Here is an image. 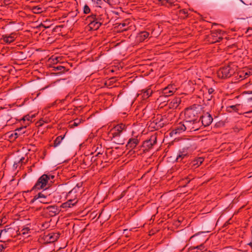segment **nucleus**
Listing matches in <instances>:
<instances>
[{"mask_svg":"<svg viewBox=\"0 0 252 252\" xmlns=\"http://www.w3.org/2000/svg\"><path fill=\"white\" fill-rule=\"evenodd\" d=\"M199 121L184 120L178 124L172 129L171 133L173 134H180L183 132H190L198 130L200 128Z\"/></svg>","mask_w":252,"mask_h":252,"instance_id":"obj_1","label":"nucleus"},{"mask_svg":"<svg viewBox=\"0 0 252 252\" xmlns=\"http://www.w3.org/2000/svg\"><path fill=\"white\" fill-rule=\"evenodd\" d=\"M126 130V126L122 123L117 125L110 130V134L112 136L111 139L114 142L117 144H123V140L120 139V136L124 131Z\"/></svg>","mask_w":252,"mask_h":252,"instance_id":"obj_2","label":"nucleus"},{"mask_svg":"<svg viewBox=\"0 0 252 252\" xmlns=\"http://www.w3.org/2000/svg\"><path fill=\"white\" fill-rule=\"evenodd\" d=\"M201 111L200 106L193 105L189 108H186L185 111V118L186 120L199 121V114Z\"/></svg>","mask_w":252,"mask_h":252,"instance_id":"obj_3","label":"nucleus"},{"mask_svg":"<svg viewBox=\"0 0 252 252\" xmlns=\"http://www.w3.org/2000/svg\"><path fill=\"white\" fill-rule=\"evenodd\" d=\"M236 66L232 64L220 68L217 71V75L220 78L225 79L230 77L235 74Z\"/></svg>","mask_w":252,"mask_h":252,"instance_id":"obj_4","label":"nucleus"},{"mask_svg":"<svg viewBox=\"0 0 252 252\" xmlns=\"http://www.w3.org/2000/svg\"><path fill=\"white\" fill-rule=\"evenodd\" d=\"M47 178V174L42 175L32 187V190L47 189L50 186V183L48 182Z\"/></svg>","mask_w":252,"mask_h":252,"instance_id":"obj_5","label":"nucleus"},{"mask_svg":"<svg viewBox=\"0 0 252 252\" xmlns=\"http://www.w3.org/2000/svg\"><path fill=\"white\" fill-rule=\"evenodd\" d=\"M168 117V115L166 116V115H159L153 121L151 125L156 129L161 128L169 123V119H167Z\"/></svg>","mask_w":252,"mask_h":252,"instance_id":"obj_6","label":"nucleus"},{"mask_svg":"<svg viewBox=\"0 0 252 252\" xmlns=\"http://www.w3.org/2000/svg\"><path fill=\"white\" fill-rule=\"evenodd\" d=\"M157 143V136L152 135L149 139L145 141L142 146L144 152H148L153 148L154 145Z\"/></svg>","mask_w":252,"mask_h":252,"instance_id":"obj_7","label":"nucleus"},{"mask_svg":"<svg viewBox=\"0 0 252 252\" xmlns=\"http://www.w3.org/2000/svg\"><path fill=\"white\" fill-rule=\"evenodd\" d=\"M209 41L212 43L220 42L222 39L220 30L213 31L209 36Z\"/></svg>","mask_w":252,"mask_h":252,"instance_id":"obj_8","label":"nucleus"},{"mask_svg":"<svg viewBox=\"0 0 252 252\" xmlns=\"http://www.w3.org/2000/svg\"><path fill=\"white\" fill-rule=\"evenodd\" d=\"M200 120H201L202 125L204 126H209L213 122V118L211 114L208 112L204 113L200 117Z\"/></svg>","mask_w":252,"mask_h":252,"instance_id":"obj_9","label":"nucleus"},{"mask_svg":"<svg viewBox=\"0 0 252 252\" xmlns=\"http://www.w3.org/2000/svg\"><path fill=\"white\" fill-rule=\"evenodd\" d=\"M12 110L10 109H6L4 108L0 109V116L4 121H9L12 119L11 113Z\"/></svg>","mask_w":252,"mask_h":252,"instance_id":"obj_10","label":"nucleus"},{"mask_svg":"<svg viewBox=\"0 0 252 252\" xmlns=\"http://www.w3.org/2000/svg\"><path fill=\"white\" fill-rule=\"evenodd\" d=\"M47 196H48L44 194L43 192H41L35 195L31 201L32 202H34L36 200H38L40 203L43 204L48 203Z\"/></svg>","mask_w":252,"mask_h":252,"instance_id":"obj_11","label":"nucleus"},{"mask_svg":"<svg viewBox=\"0 0 252 252\" xmlns=\"http://www.w3.org/2000/svg\"><path fill=\"white\" fill-rule=\"evenodd\" d=\"M189 155L188 148H183L179 151L176 157L177 161H181L184 159L187 158Z\"/></svg>","mask_w":252,"mask_h":252,"instance_id":"obj_12","label":"nucleus"},{"mask_svg":"<svg viewBox=\"0 0 252 252\" xmlns=\"http://www.w3.org/2000/svg\"><path fill=\"white\" fill-rule=\"evenodd\" d=\"M181 100L180 97H175L170 100L168 104L165 105V107L167 106L168 108L172 110H174L179 106L181 103Z\"/></svg>","mask_w":252,"mask_h":252,"instance_id":"obj_13","label":"nucleus"},{"mask_svg":"<svg viewBox=\"0 0 252 252\" xmlns=\"http://www.w3.org/2000/svg\"><path fill=\"white\" fill-rule=\"evenodd\" d=\"M45 210L51 216H54L59 214L61 211L60 208L56 205L49 206L45 208Z\"/></svg>","mask_w":252,"mask_h":252,"instance_id":"obj_14","label":"nucleus"},{"mask_svg":"<svg viewBox=\"0 0 252 252\" xmlns=\"http://www.w3.org/2000/svg\"><path fill=\"white\" fill-rule=\"evenodd\" d=\"M176 89L173 85H168L163 89L162 95L165 97L172 95L176 92Z\"/></svg>","mask_w":252,"mask_h":252,"instance_id":"obj_15","label":"nucleus"},{"mask_svg":"<svg viewBox=\"0 0 252 252\" xmlns=\"http://www.w3.org/2000/svg\"><path fill=\"white\" fill-rule=\"evenodd\" d=\"M150 37L149 32L146 31H142L138 33L136 37V40L139 42L144 41Z\"/></svg>","mask_w":252,"mask_h":252,"instance_id":"obj_16","label":"nucleus"},{"mask_svg":"<svg viewBox=\"0 0 252 252\" xmlns=\"http://www.w3.org/2000/svg\"><path fill=\"white\" fill-rule=\"evenodd\" d=\"M78 202V199L76 198L74 199H69L66 202L63 203L61 207L63 208H71L75 206Z\"/></svg>","mask_w":252,"mask_h":252,"instance_id":"obj_17","label":"nucleus"},{"mask_svg":"<svg viewBox=\"0 0 252 252\" xmlns=\"http://www.w3.org/2000/svg\"><path fill=\"white\" fill-rule=\"evenodd\" d=\"M139 140L137 138V137L135 138H130L126 145L127 149H133L136 147L139 144Z\"/></svg>","mask_w":252,"mask_h":252,"instance_id":"obj_18","label":"nucleus"},{"mask_svg":"<svg viewBox=\"0 0 252 252\" xmlns=\"http://www.w3.org/2000/svg\"><path fill=\"white\" fill-rule=\"evenodd\" d=\"M16 37L17 36L15 33H11L9 35L5 34L2 35L3 41L8 44L14 41Z\"/></svg>","mask_w":252,"mask_h":252,"instance_id":"obj_19","label":"nucleus"},{"mask_svg":"<svg viewBox=\"0 0 252 252\" xmlns=\"http://www.w3.org/2000/svg\"><path fill=\"white\" fill-rule=\"evenodd\" d=\"M60 235L59 233H50L46 236V238L50 243H53L59 238Z\"/></svg>","mask_w":252,"mask_h":252,"instance_id":"obj_20","label":"nucleus"},{"mask_svg":"<svg viewBox=\"0 0 252 252\" xmlns=\"http://www.w3.org/2000/svg\"><path fill=\"white\" fill-rule=\"evenodd\" d=\"M205 249L204 244H201L199 246H191L189 248V252H203L205 251Z\"/></svg>","mask_w":252,"mask_h":252,"instance_id":"obj_21","label":"nucleus"},{"mask_svg":"<svg viewBox=\"0 0 252 252\" xmlns=\"http://www.w3.org/2000/svg\"><path fill=\"white\" fill-rule=\"evenodd\" d=\"M251 74V72L246 69L239 71L238 73V75L239 76V78L241 79V80H243L245 78L248 77Z\"/></svg>","mask_w":252,"mask_h":252,"instance_id":"obj_22","label":"nucleus"},{"mask_svg":"<svg viewBox=\"0 0 252 252\" xmlns=\"http://www.w3.org/2000/svg\"><path fill=\"white\" fill-rule=\"evenodd\" d=\"M101 26V23L96 21H91L88 24V26L91 30H97Z\"/></svg>","mask_w":252,"mask_h":252,"instance_id":"obj_23","label":"nucleus"},{"mask_svg":"<svg viewBox=\"0 0 252 252\" xmlns=\"http://www.w3.org/2000/svg\"><path fill=\"white\" fill-rule=\"evenodd\" d=\"M142 97L143 99H145L149 97L153 93V91L150 89H147L146 90H143L141 91Z\"/></svg>","mask_w":252,"mask_h":252,"instance_id":"obj_24","label":"nucleus"},{"mask_svg":"<svg viewBox=\"0 0 252 252\" xmlns=\"http://www.w3.org/2000/svg\"><path fill=\"white\" fill-rule=\"evenodd\" d=\"M129 24V22L127 21H126L123 23H120L118 27L120 29H121L122 31H127L129 27V26H128Z\"/></svg>","mask_w":252,"mask_h":252,"instance_id":"obj_25","label":"nucleus"},{"mask_svg":"<svg viewBox=\"0 0 252 252\" xmlns=\"http://www.w3.org/2000/svg\"><path fill=\"white\" fill-rule=\"evenodd\" d=\"M204 161V158L201 157H199L196 159L193 160L191 162V164L193 166L198 167L200 166Z\"/></svg>","mask_w":252,"mask_h":252,"instance_id":"obj_26","label":"nucleus"},{"mask_svg":"<svg viewBox=\"0 0 252 252\" xmlns=\"http://www.w3.org/2000/svg\"><path fill=\"white\" fill-rule=\"evenodd\" d=\"M65 135L63 136H58L56 139L54 141V147H56L59 146L61 143L62 142L63 139L64 138Z\"/></svg>","mask_w":252,"mask_h":252,"instance_id":"obj_27","label":"nucleus"},{"mask_svg":"<svg viewBox=\"0 0 252 252\" xmlns=\"http://www.w3.org/2000/svg\"><path fill=\"white\" fill-rule=\"evenodd\" d=\"M204 99H206V100L208 101L207 104L209 105H210L212 106L213 104H214V100H212L213 95H209L207 93L204 94Z\"/></svg>","mask_w":252,"mask_h":252,"instance_id":"obj_28","label":"nucleus"},{"mask_svg":"<svg viewBox=\"0 0 252 252\" xmlns=\"http://www.w3.org/2000/svg\"><path fill=\"white\" fill-rule=\"evenodd\" d=\"M52 68L53 71H59V73L64 72L65 69V67L64 66L60 65L54 66L52 67Z\"/></svg>","mask_w":252,"mask_h":252,"instance_id":"obj_29","label":"nucleus"},{"mask_svg":"<svg viewBox=\"0 0 252 252\" xmlns=\"http://www.w3.org/2000/svg\"><path fill=\"white\" fill-rule=\"evenodd\" d=\"M240 106V104H236L234 105H231L227 107V110L229 112H231L232 111L238 112V107Z\"/></svg>","mask_w":252,"mask_h":252,"instance_id":"obj_30","label":"nucleus"},{"mask_svg":"<svg viewBox=\"0 0 252 252\" xmlns=\"http://www.w3.org/2000/svg\"><path fill=\"white\" fill-rule=\"evenodd\" d=\"M158 1L163 5H166L168 3L172 5L174 3L173 0H158Z\"/></svg>","mask_w":252,"mask_h":252,"instance_id":"obj_31","label":"nucleus"},{"mask_svg":"<svg viewBox=\"0 0 252 252\" xmlns=\"http://www.w3.org/2000/svg\"><path fill=\"white\" fill-rule=\"evenodd\" d=\"M92 1L94 2L97 6L100 7L103 1H105V0H92Z\"/></svg>","mask_w":252,"mask_h":252,"instance_id":"obj_32","label":"nucleus"},{"mask_svg":"<svg viewBox=\"0 0 252 252\" xmlns=\"http://www.w3.org/2000/svg\"><path fill=\"white\" fill-rule=\"evenodd\" d=\"M34 117V115H32V116H30L29 115H27L25 116H24L22 120L24 121H28V122H31L32 120V119Z\"/></svg>","mask_w":252,"mask_h":252,"instance_id":"obj_33","label":"nucleus"},{"mask_svg":"<svg viewBox=\"0 0 252 252\" xmlns=\"http://www.w3.org/2000/svg\"><path fill=\"white\" fill-rule=\"evenodd\" d=\"M83 122V120L81 119H76L74 120L73 124L72 126H77Z\"/></svg>","mask_w":252,"mask_h":252,"instance_id":"obj_34","label":"nucleus"},{"mask_svg":"<svg viewBox=\"0 0 252 252\" xmlns=\"http://www.w3.org/2000/svg\"><path fill=\"white\" fill-rule=\"evenodd\" d=\"M47 180L49 183H50V185L54 182V179L55 178V176L52 175L51 174H47Z\"/></svg>","mask_w":252,"mask_h":252,"instance_id":"obj_35","label":"nucleus"},{"mask_svg":"<svg viewBox=\"0 0 252 252\" xmlns=\"http://www.w3.org/2000/svg\"><path fill=\"white\" fill-rule=\"evenodd\" d=\"M180 14L181 15V16H183L184 18L187 17L188 14V11L186 9H182L180 10L179 11Z\"/></svg>","mask_w":252,"mask_h":252,"instance_id":"obj_36","label":"nucleus"},{"mask_svg":"<svg viewBox=\"0 0 252 252\" xmlns=\"http://www.w3.org/2000/svg\"><path fill=\"white\" fill-rule=\"evenodd\" d=\"M96 19V14H92L91 15L88 16L87 18V20L90 22L93 21H95Z\"/></svg>","mask_w":252,"mask_h":252,"instance_id":"obj_37","label":"nucleus"},{"mask_svg":"<svg viewBox=\"0 0 252 252\" xmlns=\"http://www.w3.org/2000/svg\"><path fill=\"white\" fill-rule=\"evenodd\" d=\"M83 11L85 14H88L90 12L91 10L89 6L88 5L86 4L84 6Z\"/></svg>","mask_w":252,"mask_h":252,"instance_id":"obj_38","label":"nucleus"},{"mask_svg":"<svg viewBox=\"0 0 252 252\" xmlns=\"http://www.w3.org/2000/svg\"><path fill=\"white\" fill-rule=\"evenodd\" d=\"M101 16H102L101 15H96V19L95 20L96 22H99V23H101V25L103 23V20L102 19Z\"/></svg>","mask_w":252,"mask_h":252,"instance_id":"obj_39","label":"nucleus"},{"mask_svg":"<svg viewBox=\"0 0 252 252\" xmlns=\"http://www.w3.org/2000/svg\"><path fill=\"white\" fill-rule=\"evenodd\" d=\"M193 178L192 177H190L189 176L185 178L183 180V181L186 183V184H189L190 181L193 179Z\"/></svg>","mask_w":252,"mask_h":252,"instance_id":"obj_40","label":"nucleus"},{"mask_svg":"<svg viewBox=\"0 0 252 252\" xmlns=\"http://www.w3.org/2000/svg\"><path fill=\"white\" fill-rule=\"evenodd\" d=\"M215 90L212 88H210L207 89V92L206 93L207 94H208L209 95H212V94L214 93Z\"/></svg>","mask_w":252,"mask_h":252,"instance_id":"obj_41","label":"nucleus"},{"mask_svg":"<svg viewBox=\"0 0 252 252\" xmlns=\"http://www.w3.org/2000/svg\"><path fill=\"white\" fill-rule=\"evenodd\" d=\"M10 229V228H4L3 229H1V230L2 231V235H3L4 237H6L7 236V235H6V233L8 232V231L9 230V229Z\"/></svg>","mask_w":252,"mask_h":252,"instance_id":"obj_42","label":"nucleus"},{"mask_svg":"<svg viewBox=\"0 0 252 252\" xmlns=\"http://www.w3.org/2000/svg\"><path fill=\"white\" fill-rule=\"evenodd\" d=\"M6 246L4 245H0V252H2L5 249Z\"/></svg>","mask_w":252,"mask_h":252,"instance_id":"obj_43","label":"nucleus"},{"mask_svg":"<svg viewBox=\"0 0 252 252\" xmlns=\"http://www.w3.org/2000/svg\"><path fill=\"white\" fill-rule=\"evenodd\" d=\"M23 159H24V158L22 157L19 160H18L17 161H15L14 165H17L18 163L20 162V161H22Z\"/></svg>","mask_w":252,"mask_h":252,"instance_id":"obj_44","label":"nucleus"},{"mask_svg":"<svg viewBox=\"0 0 252 252\" xmlns=\"http://www.w3.org/2000/svg\"><path fill=\"white\" fill-rule=\"evenodd\" d=\"M248 101H250V102H251L252 101V97H250L249 98H248ZM252 110H250V111H249L248 112H246V113H252Z\"/></svg>","mask_w":252,"mask_h":252,"instance_id":"obj_45","label":"nucleus"},{"mask_svg":"<svg viewBox=\"0 0 252 252\" xmlns=\"http://www.w3.org/2000/svg\"><path fill=\"white\" fill-rule=\"evenodd\" d=\"M100 149V151L97 152L95 157H98L100 155H102V153L101 152V148Z\"/></svg>","mask_w":252,"mask_h":252,"instance_id":"obj_46","label":"nucleus"},{"mask_svg":"<svg viewBox=\"0 0 252 252\" xmlns=\"http://www.w3.org/2000/svg\"><path fill=\"white\" fill-rule=\"evenodd\" d=\"M75 191V188H74V189H73L69 191L68 193V195H67V196L69 195L70 194H71L73 191Z\"/></svg>","mask_w":252,"mask_h":252,"instance_id":"obj_47","label":"nucleus"},{"mask_svg":"<svg viewBox=\"0 0 252 252\" xmlns=\"http://www.w3.org/2000/svg\"><path fill=\"white\" fill-rule=\"evenodd\" d=\"M52 60L53 61L54 63H57V62L58 61L57 58H52Z\"/></svg>","mask_w":252,"mask_h":252,"instance_id":"obj_48","label":"nucleus"},{"mask_svg":"<svg viewBox=\"0 0 252 252\" xmlns=\"http://www.w3.org/2000/svg\"><path fill=\"white\" fill-rule=\"evenodd\" d=\"M89 159V157H86L84 159H83V161L84 162V163H86V162Z\"/></svg>","mask_w":252,"mask_h":252,"instance_id":"obj_49","label":"nucleus"},{"mask_svg":"<svg viewBox=\"0 0 252 252\" xmlns=\"http://www.w3.org/2000/svg\"><path fill=\"white\" fill-rule=\"evenodd\" d=\"M34 9H35H35H37V11L36 12L37 13H39V12H40V11H39L40 10H41V8H37L36 7H34Z\"/></svg>","mask_w":252,"mask_h":252,"instance_id":"obj_50","label":"nucleus"},{"mask_svg":"<svg viewBox=\"0 0 252 252\" xmlns=\"http://www.w3.org/2000/svg\"><path fill=\"white\" fill-rule=\"evenodd\" d=\"M95 160V158H94V157H92L91 159V161H94Z\"/></svg>","mask_w":252,"mask_h":252,"instance_id":"obj_51","label":"nucleus"},{"mask_svg":"<svg viewBox=\"0 0 252 252\" xmlns=\"http://www.w3.org/2000/svg\"><path fill=\"white\" fill-rule=\"evenodd\" d=\"M24 128L23 127H20V128H18L17 129H16L17 131H21L22 130H23Z\"/></svg>","mask_w":252,"mask_h":252,"instance_id":"obj_52","label":"nucleus"},{"mask_svg":"<svg viewBox=\"0 0 252 252\" xmlns=\"http://www.w3.org/2000/svg\"><path fill=\"white\" fill-rule=\"evenodd\" d=\"M243 94H252V92H250V91H248V92H244L243 93Z\"/></svg>","mask_w":252,"mask_h":252,"instance_id":"obj_53","label":"nucleus"},{"mask_svg":"<svg viewBox=\"0 0 252 252\" xmlns=\"http://www.w3.org/2000/svg\"><path fill=\"white\" fill-rule=\"evenodd\" d=\"M2 231L0 230V238H1V236L2 235Z\"/></svg>","mask_w":252,"mask_h":252,"instance_id":"obj_54","label":"nucleus"},{"mask_svg":"<svg viewBox=\"0 0 252 252\" xmlns=\"http://www.w3.org/2000/svg\"><path fill=\"white\" fill-rule=\"evenodd\" d=\"M99 149V148L98 147H97L96 149H95V152H96L100 151L99 149Z\"/></svg>","mask_w":252,"mask_h":252,"instance_id":"obj_55","label":"nucleus"},{"mask_svg":"<svg viewBox=\"0 0 252 252\" xmlns=\"http://www.w3.org/2000/svg\"><path fill=\"white\" fill-rule=\"evenodd\" d=\"M14 134H15V135H16V136H17V135H18V134H17V132H15V133H14Z\"/></svg>","mask_w":252,"mask_h":252,"instance_id":"obj_56","label":"nucleus"},{"mask_svg":"<svg viewBox=\"0 0 252 252\" xmlns=\"http://www.w3.org/2000/svg\"><path fill=\"white\" fill-rule=\"evenodd\" d=\"M250 30V29H248L247 32H248Z\"/></svg>","mask_w":252,"mask_h":252,"instance_id":"obj_57","label":"nucleus"},{"mask_svg":"<svg viewBox=\"0 0 252 252\" xmlns=\"http://www.w3.org/2000/svg\"><path fill=\"white\" fill-rule=\"evenodd\" d=\"M106 1L107 2H108L109 0H105V1Z\"/></svg>","mask_w":252,"mask_h":252,"instance_id":"obj_58","label":"nucleus"},{"mask_svg":"<svg viewBox=\"0 0 252 252\" xmlns=\"http://www.w3.org/2000/svg\"><path fill=\"white\" fill-rule=\"evenodd\" d=\"M76 186L78 187V188L79 187V186H78V184H77Z\"/></svg>","mask_w":252,"mask_h":252,"instance_id":"obj_59","label":"nucleus"}]
</instances>
